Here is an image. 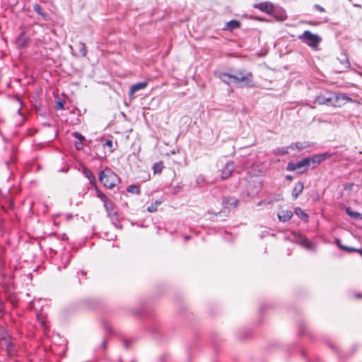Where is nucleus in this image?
I'll use <instances>...</instances> for the list:
<instances>
[{"instance_id":"f257e3e1","label":"nucleus","mask_w":362,"mask_h":362,"mask_svg":"<svg viewBox=\"0 0 362 362\" xmlns=\"http://www.w3.org/2000/svg\"><path fill=\"white\" fill-rule=\"evenodd\" d=\"M347 98L344 95H339L334 93L330 94L329 96L322 95H317L314 100V103L320 105H327L338 107L340 106L341 100H346Z\"/></svg>"},{"instance_id":"f03ea898","label":"nucleus","mask_w":362,"mask_h":362,"mask_svg":"<svg viewBox=\"0 0 362 362\" xmlns=\"http://www.w3.org/2000/svg\"><path fill=\"white\" fill-rule=\"evenodd\" d=\"M233 83L242 84V86L253 87L255 83L253 81L252 74L246 70H240L233 74Z\"/></svg>"},{"instance_id":"7ed1b4c3","label":"nucleus","mask_w":362,"mask_h":362,"mask_svg":"<svg viewBox=\"0 0 362 362\" xmlns=\"http://www.w3.org/2000/svg\"><path fill=\"white\" fill-rule=\"evenodd\" d=\"M99 180L107 188H113L118 182L119 177L109 168L101 171L98 176Z\"/></svg>"},{"instance_id":"20e7f679","label":"nucleus","mask_w":362,"mask_h":362,"mask_svg":"<svg viewBox=\"0 0 362 362\" xmlns=\"http://www.w3.org/2000/svg\"><path fill=\"white\" fill-rule=\"evenodd\" d=\"M298 39L314 49H317L318 44L322 40L320 36L317 34H313L309 30L304 31L298 37Z\"/></svg>"},{"instance_id":"39448f33","label":"nucleus","mask_w":362,"mask_h":362,"mask_svg":"<svg viewBox=\"0 0 362 362\" xmlns=\"http://www.w3.org/2000/svg\"><path fill=\"white\" fill-rule=\"evenodd\" d=\"M310 164V158H305L299 162L293 163L289 162L287 165V170L294 171L298 170L299 173H303L307 170Z\"/></svg>"},{"instance_id":"423d86ee","label":"nucleus","mask_w":362,"mask_h":362,"mask_svg":"<svg viewBox=\"0 0 362 362\" xmlns=\"http://www.w3.org/2000/svg\"><path fill=\"white\" fill-rule=\"evenodd\" d=\"M337 60L339 63V65L337 66L338 72H343L349 68L350 62L346 53L341 52L337 57Z\"/></svg>"},{"instance_id":"0eeeda50","label":"nucleus","mask_w":362,"mask_h":362,"mask_svg":"<svg viewBox=\"0 0 362 362\" xmlns=\"http://www.w3.org/2000/svg\"><path fill=\"white\" fill-rule=\"evenodd\" d=\"M234 170V164L233 162H228L225 165L221 172L222 180H226L229 177Z\"/></svg>"},{"instance_id":"6e6552de","label":"nucleus","mask_w":362,"mask_h":362,"mask_svg":"<svg viewBox=\"0 0 362 362\" xmlns=\"http://www.w3.org/2000/svg\"><path fill=\"white\" fill-rule=\"evenodd\" d=\"M254 6L255 8H258L261 11H264L267 13H271L274 10L273 5L269 2L257 4Z\"/></svg>"},{"instance_id":"1a4fd4ad","label":"nucleus","mask_w":362,"mask_h":362,"mask_svg":"<svg viewBox=\"0 0 362 362\" xmlns=\"http://www.w3.org/2000/svg\"><path fill=\"white\" fill-rule=\"evenodd\" d=\"M330 156H331V154H329L328 153L315 155V156H313L311 158H310V163L312 162L313 163L319 164L322 161L330 158Z\"/></svg>"},{"instance_id":"9d476101","label":"nucleus","mask_w":362,"mask_h":362,"mask_svg":"<svg viewBox=\"0 0 362 362\" xmlns=\"http://www.w3.org/2000/svg\"><path fill=\"white\" fill-rule=\"evenodd\" d=\"M147 82H139L132 85L129 90V95L132 97L138 90L145 88L147 86Z\"/></svg>"},{"instance_id":"9b49d317","label":"nucleus","mask_w":362,"mask_h":362,"mask_svg":"<svg viewBox=\"0 0 362 362\" xmlns=\"http://www.w3.org/2000/svg\"><path fill=\"white\" fill-rule=\"evenodd\" d=\"M73 136L78 139L74 144L76 148L78 150L82 149L83 148V141L85 140L84 136L78 132H74Z\"/></svg>"},{"instance_id":"f8f14e48","label":"nucleus","mask_w":362,"mask_h":362,"mask_svg":"<svg viewBox=\"0 0 362 362\" xmlns=\"http://www.w3.org/2000/svg\"><path fill=\"white\" fill-rule=\"evenodd\" d=\"M303 188L304 185L303 182H299L296 183L292 192V196L294 199H296L298 198L299 194L303 192Z\"/></svg>"},{"instance_id":"ddd939ff","label":"nucleus","mask_w":362,"mask_h":362,"mask_svg":"<svg viewBox=\"0 0 362 362\" xmlns=\"http://www.w3.org/2000/svg\"><path fill=\"white\" fill-rule=\"evenodd\" d=\"M292 216L293 214L291 211H282L280 214H278L279 220L283 222L289 221Z\"/></svg>"},{"instance_id":"4468645a","label":"nucleus","mask_w":362,"mask_h":362,"mask_svg":"<svg viewBox=\"0 0 362 362\" xmlns=\"http://www.w3.org/2000/svg\"><path fill=\"white\" fill-rule=\"evenodd\" d=\"M219 78L224 83L227 84H231L233 83V74H221L219 75Z\"/></svg>"},{"instance_id":"2eb2a0df","label":"nucleus","mask_w":362,"mask_h":362,"mask_svg":"<svg viewBox=\"0 0 362 362\" xmlns=\"http://www.w3.org/2000/svg\"><path fill=\"white\" fill-rule=\"evenodd\" d=\"M240 26V23L236 20H232L227 23L226 27L224 28L225 30H233L234 29L238 28Z\"/></svg>"},{"instance_id":"dca6fc26","label":"nucleus","mask_w":362,"mask_h":362,"mask_svg":"<svg viewBox=\"0 0 362 362\" xmlns=\"http://www.w3.org/2000/svg\"><path fill=\"white\" fill-rule=\"evenodd\" d=\"M346 214L354 219H362V214L360 213L354 211L350 207L346 209Z\"/></svg>"},{"instance_id":"f3484780","label":"nucleus","mask_w":362,"mask_h":362,"mask_svg":"<svg viewBox=\"0 0 362 362\" xmlns=\"http://www.w3.org/2000/svg\"><path fill=\"white\" fill-rule=\"evenodd\" d=\"M295 214L301 219L304 220L305 222L308 221V215L300 208H297L295 209Z\"/></svg>"},{"instance_id":"a211bd4d","label":"nucleus","mask_w":362,"mask_h":362,"mask_svg":"<svg viewBox=\"0 0 362 362\" xmlns=\"http://www.w3.org/2000/svg\"><path fill=\"white\" fill-rule=\"evenodd\" d=\"M78 50H79L81 55L82 57H86L87 54V48H86L85 43L81 42H78Z\"/></svg>"},{"instance_id":"6ab92c4d","label":"nucleus","mask_w":362,"mask_h":362,"mask_svg":"<svg viewBox=\"0 0 362 362\" xmlns=\"http://www.w3.org/2000/svg\"><path fill=\"white\" fill-rule=\"evenodd\" d=\"M108 216L113 221H119V215L117 212L114 209L107 211Z\"/></svg>"},{"instance_id":"aec40b11","label":"nucleus","mask_w":362,"mask_h":362,"mask_svg":"<svg viewBox=\"0 0 362 362\" xmlns=\"http://www.w3.org/2000/svg\"><path fill=\"white\" fill-rule=\"evenodd\" d=\"M127 191L130 193L139 194L140 193L139 187L136 185H130L127 187Z\"/></svg>"},{"instance_id":"412c9836","label":"nucleus","mask_w":362,"mask_h":362,"mask_svg":"<svg viewBox=\"0 0 362 362\" xmlns=\"http://www.w3.org/2000/svg\"><path fill=\"white\" fill-rule=\"evenodd\" d=\"M160 202L156 201L155 203H153L149 206H148L147 211L151 213L156 211L158 206L160 205Z\"/></svg>"},{"instance_id":"4be33fe9","label":"nucleus","mask_w":362,"mask_h":362,"mask_svg":"<svg viewBox=\"0 0 362 362\" xmlns=\"http://www.w3.org/2000/svg\"><path fill=\"white\" fill-rule=\"evenodd\" d=\"M103 146L109 148L110 153H112L115 151L114 144L112 140H106L103 144Z\"/></svg>"},{"instance_id":"5701e85b","label":"nucleus","mask_w":362,"mask_h":362,"mask_svg":"<svg viewBox=\"0 0 362 362\" xmlns=\"http://www.w3.org/2000/svg\"><path fill=\"white\" fill-rule=\"evenodd\" d=\"M337 245H338V246H339L340 248H341V249H343V250H346V252H355V251H356V248H354V247H346V246H344V245H342L339 243V240H337Z\"/></svg>"},{"instance_id":"b1692460","label":"nucleus","mask_w":362,"mask_h":362,"mask_svg":"<svg viewBox=\"0 0 362 362\" xmlns=\"http://www.w3.org/2000/svg\"><path fill=\"white\" fill-rule=\"evenodd\" d=\"M153 168L154 173H160L163 169V166L161 163H157L153 165Z\"/></svg>"},{"instance_id":"393cba45","label":"nucleus","mask_w":362,"mask_h":362,"mask_svg":"<svg viewBox=\"0 0 362 362\" xmlns=\"http://www.w3.org/2000/svg\"><path fill=\"white\" fill-rule=\"evenodd\" d=\"M306 147V145L302 143H296L291 145V148H296L298 150L303 149Z\"/></svg>"},{"instance_id":"a878e982","label":"nucleus","mask_w":362,"mask_h":362,"mask_svg":"<svg viewBox=\"0 0 362 362\" xmlns=\"http://www.w3.org/2000/svg\"><path fill=\"white\" fill-rule=\"evenodd\" d=\"M104 206H105L107 212L115 209V204L111 201H110L107 203H106L104 205Z\"/></svg>"},{"instance_id":"bb28decb","label":"nucleus","mask_w":362,"mask_h":362,"mask_svg":"<svg viewBox=\"0 0 362 362\" xmlns=\"http://www.w3.org/2000/svg\"><path fill=\"white\" fill-rule=\"evenodd\" d=\"M85 174L86 177L90 180V182L95 180V177L93 176L90 171L85 170Z\"/></svg>"},{"instance_id":"cd10ccee","label":"nucleus","mask_w":362,"mask_h":362,"mask_svg":"<svg viewBox=\"0 0 362 362\" xmlns=\"http://www.w3.org/2000/svg\"><path fill=\"white\" fill-rule=\"evenodd\" d=\"M33 10L35 12H36L37 13L41 15V16H44L43 13L42 12V10H41V7L40 5L38 4H35L33 6Z\"/></svg>"},{"instance_id":"c85d7f7f","label":"nucleus","mask_w":362,"mask_h":362,"mask_svg":"<svg viewBox=\"0 0 362 362\" xmlns=\"http://www.w3.org/2000/svg\"><path fill=\"white\" fill-rule=\"evenodd\" d=\"M302 245H303V247H306L308 249H310L311 248V243L307 239H305V240L302 241Z\"/></svg>"},{"instance_id":"c756f323","label":"nucleus","mask_w":362,"mask_h":362,"mask_svg":"<svg viewBox=\"0 0 362 362\" xmlns=\"http://www.w3.org/2000/svg\"><path fill=\"white\" fill-rule=\"evenodd\" d=\"M57 108L58 110H63L64 108V102L62 101H58L57 103Z\"/></svg>"},{"instance_id":"7c9ffc66","label":"nucleus","mask_w":362,"mask_h":362,"mask_svg":"<svg viewBox=\"0 0 362 362\" xmlns=\"http://www.w3.org/2000/svg\"><path fill=\"white\" fill-rule=\"evenodd\" d=\"M314 8H315L317 11H320V12H322V13L325 11V8H324L323 7H322L321 6L318 5V4H315V5L314 6Z\"/></svg>"},{"instance_id":"2f4dec72","label":"nucleus","mask_w":362,"mask_h":362,"mask_svg":"<svg viewBox=\"0 0 362 362\" xmlns=\"http://www.w3.org/2000/svg\"><path fill=\"white\" fill-rule=\"evenodd\" d=\"M100 200L103 202V205H105L106 203L110 202L109 199L106 195L102 196V198H100Z\"/></svg>"},{"instance_id":"473e14b6","label":"nucleus","mask_w":362,"mask_h":362,"mask_svg":"<svg viewBox=\"0 0 362 362\" xmlns=\"http://www.w3.org/2000/svg\"><path fill=\"white\" fill-rule=\"evenodd\" d=\"M282 154H286L287 152H288V148H283L281 149H279L278 150Z\"/></svg>"},{"instance_id":"72a5a7b5","label":"nucleus","mask_w":362,"mask_h":362,"mask_svg":"<svg viewBox=\"0 0 362 362\" xmlns=\"http://www.w3.org/2000/svg\"><path fill=\"white\" fill-rule=\"evenodd\" d=\"M97 194H98V197L100 199L102 198V196H104L105 194L103 193H102L99 190H97Z\"/></svg>"},{"instance_id":"f704fd0d","label":"nucleus","mask_w":362,"mask_h":362,"mask_svg":"<svg viewBox=\"0 0 362 362\" xmlns=\"http://www.w3.org/2000/svg\"><path fill=\"white\" fill-rule=\"evenodd\" d=\"M230 204L233 205L234 207H236L238 206V200H233Z\"/></svg>"},{"instance_id":"c9c22d12","label":"nucleus","mask_w":362,"mask_h":362,"mask_svg":"<svg viewBox=\"0 0 362 362\" xmlns=\"http://www.w3.org/2000/svg\"><path fill=\"white\" fill-rule=\"evenodd\" d=\"M124 345H125V347H126L127 349H128V348H129V341H127V340H126V341H124Z\"/></svg>"},{"instance_id":"e433bc0d","label":"nucleus","mask_w":362,"mask_h":362,"mask_svg":"<svg viewBox=\"0 0 362 362\" xmlns=\"http://www.w3.org/2000/svg\"><path fill=\"white\" fill-rule=\"evenodd\" d=\"M355 252L359 253L361 255V256L362 255V250L361 249L356 248Z\"/></svg>"},{"instance_id":"4c0bfd02","label":"nucleus","mask_w":362,"mask_h":362,"mask_svg":"<svg viewBox=\"0 0 362 362\" xmlns=\"http://www.w3.org/2000/svg\"><path fill=\"white\" fill-rule=\"evenodd\" d=\"M204 180V177L202 176H199L197 178V182H199V181H203Z\"/></svg>"},{"instance_id":"58836bf2","label":"nucleus","mask_w":362,"mask_h":362,"mask_svg":"<svg viewBox=\"0 0 362 362\" xmlns=\"http://www.w3.org/2000/svg\"><path fill=\"white\" fill-rule=\"evenodd\" d=\"M286 179L289 180H291L293 178L291 175H286Z\"/></svg>"},{"instance_id":"ea45409f","label":"nucleus","mask_w":362,"mask_h":362,"mask_svg":"<svg viewBox=\"0 0 362 362\" xmlns=\"http://www.w3.org/2000/svg\"><path fill=\"white\" fill-rule=\"evenodd\" d=\"M189 238L188 236H186V237H185V239H186V240H188Z\"/></svg>"}]
</instances>
